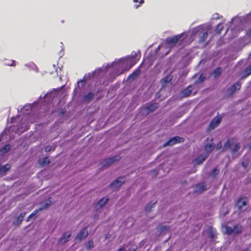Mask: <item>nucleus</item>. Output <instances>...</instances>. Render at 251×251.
Returning <instances> with one entry per match:
<instances>
[{
	"mask_svg": "<svg viewBox=\"0 0 251 251\" xmlns=\"http://www.w3.org/2000/svg\"><path fill=\"white\" fill-rule=\"evenodd\" d=\"M198 35L199 37V42L200 43H202L206 41L208 37L207 30L203 27H200L197 31Z\"/></svg>",
	"mask_w": 251,
	"mask_h": 251,
	"instance_id": "nucleus-1",
	"label": "nucleus"
},
{
	"mask_svg": "<svg viewBox=\"0 0 251 251\" xmlns=\"http://www.w3.org/2000/svg\"><path fill=\"white\" fill-rule=\"evenodd\" d=\"M158 107V104L156 102L148 103L146 106L142 108V111H144L147 115L151 112L154 111Z\"/></svg>",
	"mask_w": 251,
	"mask_h": 251,
	"instance_id": "nucleus-2",
	"label": "nucleus"
},
{
	"mask_svg": "<svg viewBox=\"0 0 251 251\" xmlns=\"http://www.w3.org/2000/svg\"><path fill=\"white\" fill-rule=\"evenodd\" d=\"M183 36V34H179L175 35L173 37L167 38L165 42L168 45H174L176 44L179 40H181V38ZM183 39H182L183 40Z\"/></svg>",
	"mask_w": 251,
	"mask_h": 251,
	"instance_id": "nucleus-3",
	"label": "nucleus"
},
{
	"mask_svg": "<svg viewBox=\"0 0 251 251\" xmlns=\"http://www.w3.org/2000/svg\"><path fill=\"white\" fill-rule=\"evenodd\" d=\"M125 181V177H119L114 181L110 184V187L113 190H115L119 188L121 185Z\"/></svg>",
	"mask_w": 251,
	"mask_h": 251,
	"instance_id": "nucleus-4",
	"label": "nucleus"
},
{
	"mask_svg": "<svg viewBox=\"0 0 251 251\" xmlns=\"http://www.w3.org/2000/svg\"><path fill=\"white\" fill-rule=\"evenodd\" d=\"M184 141V139L179 136H175L170 139L165 144L164 146H173L177 143H182Z\"/></svg>",
	"mask_w": 251,
	"mask_h": 251,
	"instance_id": "nucleus-5",
	"label": "nucleus"
},
{
	"mask_svg": "<svg viewBox=\"0 0 251 251\" xmlns=\"http://www.w3.org/2000/svg\"><path fill=\"white\" fill-rule=\"evenodd\" d=\"M120 158L121 157L119 155H116L110 158H106L103 161V164L102 166L104 167H107L112 165L114 162L119 160Z\"/></svg>",
	"mask_w": 251,
	"mask_h": 251,
	"instance_id": "nucleus-6",
	"label": "nucleus"
},
{
	"mask_svg": "<svg viewBox=\"0 0 251 251\" xmlns=\"http://www.w3.org/2000/svg\"><path fill=\"white\" fill-rule=\"evenodd\" d=\"M248 204L247 199L246 197L240 198L236 202V205L240 211H243V207L247 206Z\"/></svg>",
	"mask_w": 251,
	"mask_h": 251,
	"instance_id": "nucleus-7",
	"label": "nucleus"
},
{
	"mask_svg": "<svg viewBox=\"0 0 251 251\" xmlns=\"http://www.w3.org/2000/svg\"><path fill=\"white\" fill-rule=\"evenodd\" d=\"M88 235L87 228L86 227H83L78 234L76 236L75 239L78 240H82L83 239L86 238Z\"/></svg>",
	"mask_w": 251,
	"mask_h": 251,
	"instance_id": "nucleus-8",
	"label": "nucleus"
},
{
	"mask_svg": "<svg viewBox=\"0 0 251 251\" xmlns=\"http://www.w3.org/2000/svg\"><path fill=\"white\" fill-rule=\"evenodd\" d=\"M138 53L135 51H132L131 55L129 57L130 59V64L128 68L126 69V71H128L136 63V57L137 56Z\"/></svg>",
	"mask_w": 251,
	"mask_h": 251,
	"instance_id": "nucleus-9",
	"label": "nucleus"
},
{
	"mask_svg": "<svg viewBox=\"0 0 251 251\" xmlns=\"http://www.w3.org/2000/svg\"><path fill=\"white\" fill-rule=\"evenodd\" d=\"M222 121V118L220 117L216 116L211 121L209 124V128L214 129Z\"/></svg>",
	"mask_w": 251,
	"mask_h": 251,
	"instance_id": "nucleus-10",
	"label": "nucleus"
},
{
	"mask_svg": "<svg viewBox=\"0 0 251 251\" xmlns=\"http://www.w3.org/2000/svg\"><path fill=\"white\" fill-rule=\"evenodd\" d=\"M50 205V203H45V204H44L41 207H40L38 209H36L35 210H34L31 214H30L28 218H27V221H29L30 220L33 218L34 216H35V215L40 211H41L43 209H46Z\"/></svg>",
	"mask_w": 251,
	"mask_h": 251,
	"instance_id": "nucleus-11",
	"label": "nucleus"
},
{
	"mask_svg": "<svg viewBox=\"0 0 251 251\" xmlns=\"http://www.w3.org/2000/svg\"><path fill=\"white\" fill-rule=\"evenodd\" d=\"M71 236V233L70 232H65L63 233L61 238L58 240V244H62L67 242L69 238Z\"/></svg>",
	"mask_w": 251,
	"mask_h": 251,
	"instance_id": "nucleus-12",
	"label": "nucleus"
},
{
	"mask_svg": "<svg viewBox=\"0 0 251 251\" xmlns=\"http://www.w3.org/2000/svg\"><path fill=\"white\" fill-rule=\"evenodd\" d=\"M241 87V83L238 81L234 84L232 85L228 90V92L231 94H233L236 90H239L240 89Z\"/></svg>",
	"mask_w": 251,
	"mask_h": 251,
	"instance_id": "nucleus-13",
	"label": "nucleus"
},
{
	"mask_svg": "<svg viewBox=\"0 0 251 251\" xmlns=\"http://www.w3.org/2000/svg\"><path fill=\"white\" fill-rule=\"evenodd\" d=\"M208 156L207 154H201L195 160V165H199L203 162Z\"/></svg>",
	"mask_w": 251,
	"mask_h": 251,
	"instance_id": "nucleus-14",
	"label": "nucleus"
},
{
	"mask_svg": "<svg viewBox=\"0 0 251 251\" xmlns=\"http://www.w3.org/2000/svg\"><path fill=\"white\" fill-rule=\"evenodd\" d=\"M173 78V76L171 74L165 76L161 80V83L162 84L163 87L165 86V85L168 83L170 82Z\"/></svg>",
	"mask_w": 251,
	"mask_h": 251,
	"instance_id": "nucleus-15",
	"label": "nucleus"
},
{
	"mask_svg": "<svg viewBox=\"0 0 251 251\" xmlns=\"http://www.w3.org/2000/svg\"><path fill=\"white\" fill-rule=\"evenodd\" d=\"M193 90V86L189 85L186 88L182 90L181 93L184 97H187L191 95Z\"/></svg>",
	"mask_w": 251,
	"mask_h": 251,
	"instance_id": "nucleus-16",
	"label": "nucleus"
},
{
	"mask_svg": "<svg viewBox=\"0 0 251 251\" xmlns=\"http://www.w3.org/2000/svg\"><path fill=\"white\" fill-rule=\"evenodd\" d=\"M235 139L234 138L228 139L224 145L223 151H226L230 149L232 144L234 143Z\"/></svg>",
	"mask_w": 251,
	"mask_h": 251,
	"instance_id": "nucleus-17",
	"label": "nucleus"
},
{
	"mask_svg": "<svg viewBox=\"0 0 251 251\" xmlns=\"http://www.w3.org/2000/svg\"><path fill=\"white\" fill-rule=\"evenodd\" d=\"M215 147V146L214 144H206L204 146V150L205 152V154H207L208 155V153L210 152H211L212 151L214 150V148Z\"/></svg>",
	"mask_w": 251,
	"mask_h": 251,
	"instance_id": "nucleus-18",
	"label": "nucleus"
},
{
	"mask_svg": "<svg viewBox=\"0 0 251 251\" xmlns=\"http://www.w3.org/2000/svg\"><path fill=\"white\" fill-rule=\"evenodd\" d=\"M25 215H26V212H22L20 214V215L17 217L16 222L15 223H14L13 224L15 225V226L20 225L23 221V219L25 217Z\"/></svg>",
	"mask_w": 251,
	"mask_h": 251,
	"instance_id": "nucleus-19",
	"label": "nucleus"
},
{
	"mask_svg": "<svg viewBox=\"0 0 251 251\" xmlns=\"http://www.w3.org/2000/svg\"><path fill=\"white\" fill-rule=\"evenodd\" d=\"M50 161L48 157H45L43 159H41L38 160V163L41 166H44L46 165H48L50 164Z\"/></svg>",
	"mask_w": 251,
	"mask_h": 251,
	"instance_id": "nucleus-20",
	"label": "nucleus"
},
{
	"mask_svg": "<svg viewBox=\"0 0 251 251\" xmlns=\"http://www.w3.org/2000/svg\"><path fill=\"white\" fill-rule=\"evenodd\" d=\"M196 187L197 192H202L206 190V185L204 183H198Z\"/></svg>",
	"mask_w": 251,
	"mask_h": 251,
	"instance_id": "nucleus-21",
	"label": "nucleus"
},
{
	"mask_svg": "<svg viewBox=\"0 0 251 251\" xmlns=\"http://www.w3.org/2000/svg\"><path fill=\"white\" fill-rule=\"evenodd\" d=\"M141 73L140 70L139 69H136L134 71V72L131 74L130 75H129L128 77V79H135L138 75H140Z\"/></svg>",
	"mask_w": 251,
	"mask_h": 251,
	"instance_id": "nucleus-22",
	"label": "nucleus"
},
{
	"mask_svg": "<svg viewBox=\"0 0 251 251\" xmlns=\"http://www.w3.org/2000/svg\"><path fill=\"white\" fill-rule=\"evenodd\" d=\"M10 168L11 166L9 164H5V165L0 167V173L5 174L6 172L10 170Z\"/></svg>",
	"mask_w": 251,
	"mask_h": 251,
	"instance_id": "nucleus-23",
	"label": "nucleus"
},
{
	"mask_svg": "<svg viewBox=\"0 0 251 251\" xmlns=\"http://www.w3.org/2000/svg\"><path fill=\"white\" fill-rule=\"evenodd\" d=\"M109 201V199L103 197L101 198L98 202V204L100 205V207L103 206Z\"/></svg>",
	"mask_w": 251,
	"mask_h": 251,
	"instance_id": "nucleus-24",
	"label": "nucleus"
},
{
	"mask_svg": "<svg viewBox=\"0 0 251 251\" xmlns=\"http://www.w3.org/2000/svg\"><path fill=\"white\" fill-rule=\"evenodd\" d=\"M94 96V95L92 92L88 93L87 95H85L83 100L84 101H89Z\"/></svg>",
	"mask_w": 251,
	"mask_h": 251,
	"instance_id": "nucleus-25",
	"label": "nucleus"
},
{
	"mask_svg": "<svg viewBox=\"0 0 251 251\" xmlns=\"http://www.w3.org/2000/svg\"><path fill=\"white\" fill-rule=\"evenodd\" d=\"M233 229L234 230V231H233L234 234H239L241 232L242 226L240 225H235L233 226Z\"/></svg>",
	"mask_w": 251,
	"mask_h": 251,
	"instance_id": "nucleus-26",
	"label": "nucleus"
},
{
	"mask_svg": "<svg viewBox=\"0 0 251 251\" xmlns=\"http://www.w3.org/2000/svg\"><path fill=\"white\" fill-rule=\"evenodd\" d=\"M251 74V65L244 70V75L242 77H246Z\"/></svg>",
	"mask_w": 251,
	"mask_h": 251,
	"instance_id": "nucleus-27",
	"label": "nucleus"
},
{
	"mask_svg": "<svg viewBox=\"0 0 251 251\" xmlns=\"http://www.w3.org/2000/svg\"><path fill=\"white\" fill-rule=\"evenodd\" d=\"M224 26L223 24H218L215 29V32L217 34H220L221 31L223 30Z\"/></svg>",
	"mask_w": 251,
	"mask_h": 251,
	"instance_id": "nucleus-28",
	"label": "nucleus"
},
{
	"mask_svg": "<svg viewBox=\"0 0 251 251\" xmlns=\"http://www.w3.org/2000/svg\"><path fill=\"white\" fill-rule=\"evenodd\" d=\"M209 236L211 238H213L216 235L215 230L212 227L209 228L208 230Z\"/></svg>",
	"mask_w": 251,
	"mask_h": 251,
	"instance_id": "nucleus-29",
	"label": "nucleus"
},
{
	"mask_svg": "<svg viewBox=\"0 0 251 251\" xmlns=\"http://www.w3.org/2000/svg\"><path fill=\"white\" fill-rule=\"evenodd\" d=\"M222 68L220 67H218L213 71V74L215 75V76H217L220 75L222 73Z\"/></svg>",
	"mask_w": 251,
	"mask_h": 251,
	"instance_id": "nucleus-30",
	"label": "nucleus"
},
{
	"mask_svg": "<svg viewBox=\"0 0 251 251\" xmlns=\"http://www.w3.org/2000/svg\"><path fill=\"white\" fill-rule=\"evenodd\" d=\"M10 149L11 146L9 144H6L1 149V151L3 153H6L10 151Z\"/></svg>",
	"mask_w": 251,
	"mask_h": 251,
	"instance_id": "nucleus-31",
	"label": "nucleus"
},
{
	"mask_svg": "<svg viewBox=\"0 0 251 251\" xmlns=\"http://www.w3.org/2000/svg\"><path fill=\"white\" fill-rule=\"evenodd\" d=\"M86 247L88 250L91 249L94 247V242L92 239H89L88 240Z\"/></svg>",
	"mask_w": 251,
	"mask_h": 251,
	"instance_id": "nucleus-32",
	"label": "nucleus"
},
{
	"mask_svg": "<svg viewBox=\"0 0 251 251\" xmlns=\"http://www.w3.org/2000/svg\"><path fill=\"white\" fill-rule=\"evenodd\" d=\"M240 145L239 143H237L234 148L232 149L231 152L232 153H236L240 149Z\"/></svg>",
	"mask_w": 251,
	"mask_h": 251,
	"instance_id": "nucleus-33",
	"label": "nucleus"
},
{
	"mask_svg": "<svg viewBox=\"0 0 251 251\" xmlns=\"http://www.w3.org/2000/svg\"><path fill=\"white\" fill-rule=\"evenodd\" d=\"M250 163V160L249 159H246L245 157H244L242 163V166L244 168H247Z\"/></svg>",
	"mask_w": 251,
	"mask_h": 251,
	"instance_id": "nucleus-34",
	"label": "nucleus"
},
{
	"mask_svg": "<svg viewBox=\"0 0 251 251\" xmlns=\"http://www.w3.org/2000/svg\"><path fill=\"white\" fill-rule=\"evenodd\" d=\"M220 173V170L217 168H215L212 170L211 175L213 177H215L217 175H218Z\"/></svg>",
	"mask_w": 251,
	"mask_h": 251,
	"instance_id": "nucleus-35",
	"label": "nucleus"
},
{
	"mask_svg": "<svg viewBox=\"0 0 251 251\" xmlns=\"http://www.w3.org/2000/svg\"><path fill=\"white\" fill-rule=\"evenodd\" d=\"M233 231H234V230L231 227H229V226L226 227V233L227 234L230 235V234L233 233Z\"/></svg>",
	"mask_w": 251,
	"mask_h": 251,
	"instance_id": "nucleus-36",
	"label": "nucleus"
},
{
	"mask_svg": "<svg viewBox=\"0 0 251 251\" xmlns=\"http://www.w3.org/2000/svg\"><path fill=\"white\" fill-rule=\"evenodd\" d=\"M157 203V201H155L151 205L149 204L145 208V210L146 211L150 212L151 210L152 207H154V205Z\"/></svg>",
	"mask_w": 251,
	"mask_h": 251,
	"instance_id": "nucleus-37",
	"label": "nucleus"
},
{
	"mask_svg": "<svg viewBox=\"0 0 251 251\" xmlns=\"http://www.w3.org/2000/svg\"><path fill=\"white\" fill-rule=\"evenodd\" d=\"M6 65L9 66H15L16 62L14 60H10L9 62L6 63Z\"/></svg>",
	"mask_w": 251,
	"mask_h": 251,
	"instance_id": "nucleus-38",
	"label": "nucleus"
},
{
	"mask_svg": "<svg viewBox=\"0 0 251 251\" xmlns=\"http://www.w3.org/2000/svg\"><path fill=\"white\" fill-rule=\"evenodd\" d=\"M205 78V77L202 74L199 77L198 81L199 82H202L203 81Z\"/></svg>",
	"mask_w": 251,
	"mask_h": 251,
	"instance_id": "nucleus-39",
	"label": "nucleus"
},
{
	"mask_svg": "<svg viewBox=\"0 0 251 251\" xmlns=\"http://www.w3.org/2000/svg\"><path fill=\"white\" fill-rule=\"evenodd\" d=\"M51 149V147L50 146H47L45 147V151L46 152L50 151Z\"/></svg>",
	"mask_w": 251,
	"mask_h": 251,
	"instance_id": "nucleus-40",
	"label": "nucleus"
},
{
	"mask_svg": "<svg viewBox=\"0 0 251 251\" xmlns=\"http://www.w3.org/2000/svg\"><path fill=\"white\" fill-rule=\"evenodd\" d=\"M139 2V4L134 5V7L135 8H138L141 5V4L143 3L144 2V0H140Z\"/></svg>",
	"mask_w": 251,
	"mask_h": 251,
	"instance_id": "nucleus-41",
	"label": "nucleus"
},
{
	"mask_svg": "<svg viewBox=\"0 0 251 251\" xmlns=\"http://www.w3.org/2000/svg\"><path fill=\"white\" fill-rule=\"evenodd\" d=\"M222 144L221 141H220L219 143L217 144V149H220L222 148Z\"/></svg>",
	"mask_w": 251,
	"mask_h": 251,
	"instance_id": "nucleus-42",
	"label": "nucleus"
},
{
	"mask_svg": "<svg viewBox=\"0 0 251 251\" xmlns=\"http://www.w3.org/2000/svg\"><path fill=\"white\" fill-rule=\"evenodd\" d=\"M117 251H126V249L124 247H121Z\"/></svg>",
	"mask_w": 251,
	"mask_h": 251,
	"instance_id": "nucleus-43",
	"label": "nucleus"
},
{
	"mask_svg": "<svg viewBox=\"0 0 251 251\" xmlns=\"http://www.w3.org/2000/svg\"><path fill=\"white\" fill-rule=\"evenodd\" d=\"M79 82H81L83 84H84L85 83V81H84V79H81L79 81H77V83H79Z\"/></svg>",
	"mask_w": 251,
	"mask_h": 251,
	"instance_id": "nucleus-44",
	"label": "nucleus"
},
{
	"mask_svg": "<svg viewBox=\"0 0 251 251\" xmlns=\"http://www.w3.org/2000/svg\"><path fill=\"white\" fill-rule=\"evenodd\" d=\"M168 227H168V226H162V227H161V229L162 230H164V229H167V228H168Z\"/></svg>",
	"mask_w": 251,
	"mask_h": 251,
	"instance_id": "nucleus-45",
	"label": "nucleus"
},
{
	"mask_svg": "<svg viewBox=\"0 0 251 251\" xmlns=\"http://www.w3.org/2000/svg\"><path fill=\"white\" fill-rule=\"evenodd\" d=\"M241 251H250L249 248H247Z\"/></svg>",
	"mask_w": 251,
	"mask_h": 251,
	"instance_id": "nucleus-46",
	"label": "nucleus"
},
{
	"mask_svg": "<svg viewBox=\"0 0 251 251\" xmlns=\"http://www.w3.org/2000/svg\"><path fill=\"white\" fill-rule=\"evenodd\" d=\"M248 146H249V148L250 149H251V143H249V145H248Z\"/></svg>",
	"mask_w": 251,
	"mask_h": 251,
	"instance_id": "nucleus-47",
	"label": "nucleus"
},
{
	"mask_svg": "<svg viewBox=\"0 0 251 251\" xmlns=\"http://www.w3.org/2000/svg\"><path fill=\"white\" fill-rule=\"evenodd\" d=\"M249 35H251V28L249 31Z\"/></svg>",
	"mask_w": 251,
	"mask_h": 251,
	"instance_id": "nucleus-48",
	"label": "nucleus"
},
{
	"mask_svg": "<svg viewBox=\"0 0 251 251\" xmlns=\"http://www.w3.org/2000/svg\"><path fill=\"white\" fill-rule=\"evenodd\" d=\"M133 1L134 2H138V0H133Z\"/></svg>",
	"mask_w": 251,
	"mask_h": 251,
	"instance_id": "nucleus-49",
	"label": "nucleus"
},
{
	"mask_svg": "<svg viewBox=\"0 0 251 251\" xmlns=\"http://www.w3.org/2000/svg\"><path fill=\"white\" fill-rule=\"evenodd\" d=\"M136 251V250L133 249V250H132V251Z\"/></svg>",
	"mask_w": 251,
	"mask_h": 251,
	"instance_id": "nucleus-50",
	"label": "nucleus"
}]
</instances>
